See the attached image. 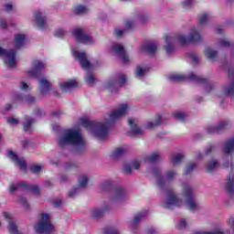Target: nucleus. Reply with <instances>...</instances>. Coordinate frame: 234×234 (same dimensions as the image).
I'll return each mask as SVG.
<instances>
[{
  "instance_id": "nucleus-1",
  "label": "nucleus",
  "mask_w": 234,
  "mask_h": 234,
  "mask_svg": "<svg viewBox=\"0 0 234 234\" xmlns=\"http://www.w3.org/2000/svg\"><path fill=\"white\" fill-rule=\"evenodd\" d=\"M129 111V106L127 104H121L116 109H114L104 121L97 122L94 124L89 119L83 117L80 120V125H82L86 129H90L91 133L95 135L99 140H105L109 136V130L114 122L123 118Z\"/></svg>"
},
{
  "instance_id": "nucleus-2",
  "label": "nucleus",
  "mask_w": 234,
  "mask_h": 234,
  "mask_svg": "<svg viewBox=\"0 0 234 234\" xmlns=\"http://www.w3.org/2000/svg\"><path fill=\"white\" fill-rule=\"evenodd\" d=\"M149 173L155 178V184L160 191H166V197L163 202V207L165 209H175V207H182L184 200L178 197V195L173 190H167V184L173 182L178 175L175 170H168L165 172V176L162 175V170L159 167H153Z\"/></svg>"
},
{
  "instance_id": "nucleus-3",
  "label": "nucleus",
  "mask_w": 234,
  "mask_h": 234,
  "mask_svg": "<svg viewBox=\"0 0 234 234\" xmlns=\"http://www.w3.org/2000/svg\"><path fill=\"white\" fill-rule=\"evenodd\" d=\"M58 144L59 147H69L72 145L76 153H82L87 147V143L81 134V131L68 129L58 137Z\"/></svg>"
},
{
  "instance_id": "nucleus-4",
  "label": "nucleus",
  "mask_w": 234,
  "mask_h": 234,
  "mask_svg": "<svg viewBox=\"0 0 234 234\" xmlns=\"http://www.w3.org/2000/svg\"><path fill=\"white\" fill-rule=\"evenodd\" d=\"M127 200V191L122 186L114 187L108 203H103L101 207L91 209V218H101L104 213H109L114 205L123 204Z\"/></svg>"
},
{
  "instance_id": "nucleus-5",
  "label": "nucleus",
  "mask_w": 234,
  "mask_h": 234,
  "mask_svg": "<svg viewBox=\"0 0 234 234\" xmlns=\"http://www.w3.org/2000/svg\"><path fill=\"white\" fill-rule=\"evenodd\" d=\"M168 80L172 81V83H178L180 81H187V80H190L191 81H194L195 83H203L206 85V90L207 92H211L213 89H215V85L209 83V80L207 79H204L202 76H197V74L191 72L188 74V76L180 75L178 73L172 74L168 77Z\"/></svg>"
},
{
  "instance_id": "nucleus-6",
  "label": "nucleus",
  "mask_w": 234,
  "mask_h": 234,
  "mask_svg": "<svg viewBox=\"0 0 234 234\" xmlns=\"http://www.w3.org/2000/svg\"><path fill=\"white\" fill-rule=\"evenodd\" d=\"M166 45L165 46V50L168 56L175 53V45L178 43L179 45H188L191 43L189 40V35L186 37L184 33H178L174 36L165 37Z\"/></svg>"
},
{
  "instance_id": "nucleus-7",
  "label": "nucleus",
  "mask_w": 234,
  "mask_h": 234,
  "mask_svg": "<svg viewBox=\"0 0 234 234\" xmlns=\"http://www.w3.org/2000/svg\"><path fill=\"white\" fill-rule=\"evenodd\" d=\"M195 186L192 185H189L187 183H184L182 185V197L184 198H186V206L189 211H192V213H197L198 211V203H197V200H195Z\"/></svg>"
},
{
  "instance_id": "nucleus-8",
  "label": "nucleus",
  "mask_w": 234,
  "mask_h": 234,
  "mask_svg": "<svg viewBox=\"0 0 234 234\" xmlns=\"http://www.w3.org/2000/svg\"><path fill=\"white\" fill-rule=\"evenodd\" d=\"M35 231L39 234L54 233V225L50 220V215L40 214L37 223L35 225Z\"/></svg>"
},
{
  "instance_id": "nucleus-9",
  "label": "nucleus",
  "mask_w": 234,
  "mask_h": 234,
  "mask_svg": "<svg viewBox=\"0 0 234 234\" xmlns=\"http://www.w3.org/2000/svg\"><path fill=\"white\" fill-rule=\"evenodd\" d=\"M72 54L75 59L80 63V67L84 69V70H92L94 67L100 65V61L96 60L95 62L90 61L87 53L84 51H78L76 49H72Z\"/></svg>"
},
{
  "instance_id": "nucleus-10",
  "label": "nucleus",
  "mask_w": 234,
  "mask_h": 234,
  "mask_svg": "<svg viewBox=\"0 0 234 234\" xmlns=\"http://www.w3.org/2000/svg\"><path fill=\"white\" fill-rule=\"evenodd\" d=\"M125 81H127V76L121 73L116 77L110 79L105 83V89L110 90V92H116L120 87H122L125 84Z\"/></svg>"
},
{
  "instance_id": "nucleus-11",
  "label": "nucleus",
  "mask_w": 234,
  "mask_h": 234,
  "mask_svg": "<svg viewBox=\"0 0 234 234\" xmlns=\"http://www.w3.org/2000/svg\"><path fill=\"white\" fill-rule=\"evenodd\" d=\"M0 56H3L7 69H15V67L17 65V60H16V50L11 49L6 51L0 47Z\"/></svg>"
},
{
  "instance_id": "nucleus-12",
  "label": "nucleus",
  "mask_w": 234,
  "mask_h": 234,
  "mask_svg": "<svg viewBox=\"0 0 234 234\" xmlns=\"http://www.w3.org/2000/svg\"><path fill=\"white\" fill-rule=\"evenodd\" d=\"M73 36H75L79 43H83L84 45H92L94 43V38L90 35L85 33L81 28H77L73 31Z\"/></svg>"
},
{
  "instance_id": "nucleus-13",
  "label": "nucleus",
  "mask_w": 234,
  "mask_h": 234,
  "mask_svg": "<svg viewBox=\"0 0 234 234\" xmlns=\"http://www.w3.org/2000/svg\"><path fill=\"white\" fill-rule=\"evenodd\" d=\"M112 52H113L115 56H118L119 58H121L123 63H129V61H131L129 55H127V53L125 52V48L122 44H118V43L112 44Z\"/></svg>"
},
{
  "instance_id": "nucleus-14",
  "label": "nucleus",
  "mask_w": 234,
  "mask_h": 234,
  "mask_svg": "<svg viewBox=\"0 0 234 234\" xmlns=\"http://www.w3.org/2000/svg\"><path fill=\"white\" fill-rule=\"evenodd\" d=\"M19 189H30V191H33L36 195H39V186H31L27 182H20L16 184H12L10 186V192L14 193L16 191H19Z\"/></svg>"
},
{
  "instance_id": "nucleus-15",
  "label": "nucleus",
  "mask_w": 234,
  "mask_h": 234,
  "mask_svg": "<svg viewBox=\"0 0 234 234\" xmlns=\"http://www.w3.org/2000/svg\"><path fill=\"white\" fill-rule=\"evenodd\" d=\"M45 69V64L40 60H34L33 61V68L31 70L27 71V76L30 78H39L42 74L41 70Z\"/></svg>"
},
{
  "instance_id": "nucleus-16",
  "label": "nucleus",
  "mask_w": 234,
  "mask_h": 234,
  "mask_svg": "<svg viewBox=\"0 0 234 234\" xmlns=\"http://www.w3.org/2000/svg\"><path fill=\"white\" fill-rule=\"evenodd\" d=\"M228 125H229V122L228 121H222L216 125L208 126L207 128V133L208 134H218L220 133H223V131H226V129H228Z\"/></svg>"
},
{
  "instance_id": "nucleus-17",
  "label": "nucleus",
  "mask_w": 234,
  "mask_h": 234,
  "mask_svg": "<svg viewBox=\"0 0 234 234\" xmlns=\"http://www.w3.org/2000/svg\"><path fill=\"white\" fill-rule=\"evenodd\" d=\"M7 156L10 158V160H13V162L21 169V171H27V162H25V159L19 158L12 150L7 152Z\"/></svg>"
},
{
  "instance_id": "nucleus-18",
  "label": "nucleus",
  "mask_w": 234,
  "mask_h": 234,
  "mask_svg": "<svg viewBox=\"0 0 234 234\" xmlns=\"http://www.w3.org/2000/svg\"><path fill=\"white\" fill-rule=\"evenodd\" d=\"M145 217H147V211L139 212L134 216L133 219L130 223V229L133 233H136V229H138V223L142 222Z\"/></svg>"
},
{
  "instance_id": "nucleus-19",
  "label": "nucleus",
  "mask_w": 234,
  "mask_h": 234,
  "mask_svg": "<svg viewBox=\"0 0 234 234\" xmlns=\"http://www.w3.org/2000/svg\"><path fill=\"white\" fill-rule=\"evenodd\" d=\"M225 187L229 197L234 200V173L228 176Z\"/></svg>"
},
{
  "instance_id": "nucleus-20",
  "label": "nucleus",
  "mask_w": 234,
  "mask_h": 234,
  "mask_svg": "<svg viewBox=\"0 0 234 234\" xmlns=\"http://www.w3.org/2000/svg\"><path fill=\"white\" fill-rule=\"evenodd\" d=\"M157 50H158V47H156V44L154 43H146L140 46L139 48V52L141 54H144V52H147L150 54V56H154Z\"/></svg>"
},
{
  "instance_id": "nucleus-21",
  "label": "nucleus",
  "mask_w": 234,
  "mask_h": 234,
  "mask_svg": "<svg viewBox=\"0 0 234 234\" xmlns=\"http://www.w3.org/2000/svg\"><path fill=\"white\" fill-rule=\"evenodd\" d=\"M190 43H200L202 41V35L198 27H192L188 33Z\"/></svg>"
},
{
  "instance_id": "nucleus-22",
  "label": "nucleus",
  "mask_w": 234,
  "mask_h": 234,
  "mask_svg": "<svg viewBox=\"0 0 234 234\" xmlns=\"http://www.w3.org/2000/svg\"><path fill=\"white\" fill-rule=\"evenodd\" d=\"M45 16H43V13L40 11L35 12V17H34V24L38 28H45Z\"/></svg>"
},
{
  "instance_id": "nucleus-23",
  "label": "nucleus",
  "mask_w": 234,
  "mask_h": 234,
  "mask_svg": "<svg viewBox=\"0 0 234 234\" xmlns=\"http://www.w3.org/2000/svg\"><path fill=\"white\" fill-rule=\"evenodd\" d=\"M128 124L132 129V135L136 136L138 134H144V129L138 127L136 124V119L129 118Z\"/></svg>"
},
{
  "instance_id": "nucleus-24",
  "label": "nucleus",
  "mask_w": 234,
  "mask_h": 234,
  "mask_svg": "<svg viewBox=\"0 0 234 234\" xmlns=\"http://www.w3.org/2000/svg\"><path fill=\"white\" fill-rule=\"evenodd\" d=\"M14 100L15 101H23L24 103L32 104L36 101V97L32 95L16 94Z\"/></svg>"
},
{
  "instance_id": "nucleus-25",
  "label": "nucleus",
  "mask_w": 234,
  "mask_h": 234,
  "mask_svg": "<svg viewBox=\"0 0 234 234\" xmlns=\"http://www.w3.org/2000/svg\"><path fill=\"white\" fill-rule=\"evenodd\" d=\"M226 154H233L234 153V136L228 139L223 146Z\"/></svg>"
},
{
  "instance_id": "nucleus-26",
  "label": "nucleus",
  "mask_w": 234,
  "mask_h": 234,
  "mask_svg": "<svg viewBox=\"0 0 234 234\" xmlns=\"http://www.w3.org/2000/svg\"><path fill=\"white\" fill-rule=\"evenodd\" d=\"M50 91V82L47 79L39 80V92L40 94H48Z\"/></svg>"
},
{
  "instance_id": "nucleus-27",
  "label": "nucleus",
  "mask_w": 234,
  "mask_h": 234,
  "mask_svg": "<svg viewBox=\"0 0 234 234\" xmlns=\"http://www.w3.org/2000/svg\"><path fill=\"white\" fill-rule=\"evenodd\" d=\"M60 87L62 89V92H70L72 89H76V87H78V82H76V80H69L68 82L60 83Z\"/></svg>"
},
{
  "instance_id": "nucleus-28",
  "label": "nucleus",
  "mask_w": 234,
  "mask_h": 234,
  "mask_svg": "<svg viewBox=\"0 0 234 234\" xmlns=\"http://www.w3.org/2000/svg\"><path fill=\"white\" fill-rule=\"evenodd\" d=\"M144 160L150 164H154V162L162 160V154L158 151L153 152L152 154H148Z\"/></svg>"
},
{
  "instance_id": "nucleus-29",
  "label": "nucleus",
  "mask_w": 234,
  "mask_h": 234,
  "mask_svg": "<svg viewBox=\"0 0 234 234\" xmlns=\"http://www.w3.org/2000/svg\"><path fill=\"white\" fill-rule=\"evenodd\" d=\"M161 123H162V116L157 115L154 121L148 122L144 125V127L145 129L153 130V129H156V127H160Z\"/></svg>"
},
{
  "instance_id": "nucleus-30",
  "label": "nucleus",
  "mask_w": 234,
  "mask_h": 234,
  "mask_svg": "<svg viewBox=\"0 0 234 234\" xmlns=\"http://www.w3.org/2000/svg\"><path fill=\"white\" fill-rule=\"evenodd\" d=\"M218 165H219V164L217 159H211L206 165L207 173H214V171H217Z\"/></svg>"
},
{
  "instance_id": "nucleus-31",
  "label": "nucleus",
  "mask_w": 234,
  "mask_h": 234,
  "mask_svg": "<svg viewBox=\"0 0 234 234\" xmlns=\"http://www.w3.org/2000/svg\"><path fill=\"white\" fill-rule=\"evenodd\" d=\"M35 122L36 121L30 117H25L22 122L24 131L26 133H30V131H32V125H34Z\"/></svg>"
},
{
  "instance_id": "nucleus-32",
  "label": "nucleus",
  "mask_w": 234,
  "mask_h": 234,
  "mask_svg": "<svg viewBox=\"0 0 234 234\" xmlns=\"http://www.w3.org/2000/svg\"><path fill=\"white\" fill-rule=\"evenodd\" d=\"M133 169H140V161H134L131 165H125L123 171L126 175L133 174Z\"/></svg>"
},
{
  "instance_id": "nucleus-33",
  "label": "nucleus",
  "mask_w": 234,
  "mask_h": 234,
  "mask_svg": "<svg viewBox=\"0 0 234 234\" xmlns=\"http://www.w3.org/2000/svg\"><path fill=\"white\" fill-rule=\"evenodd\" d=\"M205 56L206 58H207V59H211V61H214V59H217L218 52L211 48H207L205 49Z\"/></svg>"
},
{
  "instance_id": "nucleus-34",
  "label": "nucleus",
  "mask_w": 234,
  "mask_h": 234,
  "mask_svg": "<svg viewBox=\"0 0 234 234\" xmlns=\"http://www.w3.org/2000/svg\"><path fill=\"white\" fill-rule=\"evenodd\" d=\"M149 72V68L145 66H137L135 70L136 78H144Z\"/></svg>"
},
{
  "instance_id": "nucleus-35",
  "label": "nucleus",
  "mask_w": 234,
  "mask_h": 234,
  "mask_svg": "<svg viewBox=\"0 0 234 234\" xmlns=\"http://www.w3.org/2000/svg\"><path fill=\"white\" fill-rule=\"evenodd\" d=\"M218 47H223L224 48H229L231 47V41L229 38L222 37L217 41Z\"/></svg>"
},
{
  "instance_id": "nucleus-36",
  "label": "nucleus",
  "mask_w": 234,
  "mask_h": 234,
  "mask_svg": "<svg viewBox=\"0 0 234 234\" xmlns=\"http://www.w3.org/2000/svg\"><path fill=\"white\" fill-rule=\"evenodd\" d=\"M23 45H25V35H16L15 37V47L20 48Z\"/></svg>"
},
{
  "instance_id": "nucleus-37",
  "label": "nucleus",
  "mask_w": 234,
  "mask_h": 234,
  "mask_svg": "<svg viewBox=\"0 0 234 234\" xmlns=\"http://www.w3.org/2000/svg\"><path fill=\"white\" fill-rule=\"evenodd\" d=\"M209 15H207V13H201L198 16H197V21L199 23V25H207V23H209Z\"/></svg>"
},
{
  "instance_id": "nucleus-38",
  "label": "nucleus",
  "mask_w": 234,
  "mask_h": 234,
  "mask_svg": "<svg viewBox=\"0 0 234 234\" xmlns=\"http://www.w3.org/2000/svg\"><path fill=\"white\" fill-rule=\"evenodd\" d=\"M125 153H127V149H125L123 147H119V148H116L112 152V156L114 158H120L121 156H123V154H125Z\"/></svg>"
},
{
  "instance_id": "nucleus-39",
  "label": "nucleus",
  "mask_w": 234,
  "mask_h": 234,
  "mask_svg": "<svg viewBox=\"0 0 234 234\" xmlns=\"http://www.w3.org/2000/svg\"><path fill=\"white\" fill-rule=\"evenodd\" d=\"M183 160H184V154H177L176 155H173L171 158V162L173 165H178V164H181Z\"/></svg>"
},
{
  "instance_id": "nucleus-40",
  "label": "nucleus",
  "mask_w": 234,
  "mask_h": 234,
  "mask_svg": "<svg viewBox=\"0 0 234 234\" xmlns=\"http://www.w3.org/2000/svg\"><path fill=\"white\" fill-rule=\"evenodd\" d=\"M101 191H109L112 187V181L107 180L100 184L99 186Z\"/></svg>"
},
{
  "instance_id": "nucleus-41",
  "label": "nucleus",
  "mask_w": 234,
  "mask_h": 234,
  "mask_svg": "<svg viewBox=\"0 0 234 234\" xmlns=\"http://www.w3.org/2000/svg\"><path fill=\"white\" fill-rule=\"evenodd\" d=\"M88 183H89V176L82 175L80 179L79 180V187L80 188L87 187Z\"/></svg>"
},
{
  "instance_id": "nucleus-42",
  "label": "nucleus",
  "mask_w": 234,
  "mask_h": 234,
  "mask_svg": "<svg viewBox=\"0 0 234 234\" xmlns=\"http://www.w3.org/2000/svg\"><path fill=\"white\" fill-rule=\"evenodd\" d=\"M174 117L177 120V122H184V120L187 118V113L184 112H174Z\"/></svg>"
},
{
  "instance_id": "nucleus-43",
  "label": "nucleus",
  "mask_w": 234,
  "mask_h": 234,
  "mask_svg": "<svg viewBox=\"0 0 234 234\" xmlns=\"http://www.w3.org/2000/svg\"><path fill=\"white\" fill-rule=\"evenodd\" d=\"M17 202L20 204V206H22V207H24V209L28 210L30 208V205L28 204L27 198L19 197Z\"/></svg>"
},
{
  "instance_id": "nucleus-44",
  "label": "nucleus",
  "mask_w": 234,
  "mask_h": 234,
  "mask_svg": "<svg viewBox=\"0 0 234 234\" xmlns=\"http://www.w3.org/2000/svg\"><path fill=\"white\" fill-rule=\"evenodd\" d=\"M85 81L88 85H94L96 83V77H94L91 73H87L85 76Z\"/></svg>"
},
{
  "instance_id": "nucleus-45",
  "label": "nucleus",
  "mask_w": 234,
  "mask_h": 234,
  "mask_svg": "<svg viewBox=\"0 0 234 234\" xmlns=\"http://www.w3.org/2000/svg\"><path fill=\"white\" fill-rule=\"evenodd\" d=\"M181 5H182L183 8H185V10H187L195 5V0H183Z\"/></svg>"
},
{
  "instance_id": "nucleus-46",
  "label": "nucleus",
  "mask_w": 234,
  "mask_h": 234,
  "mask_svg": "<svg viewBox=\"0 0 234 234\" xmlns=\"http://www.w3.org/2000/svg\"><path fill=\"white\" fill-rule=\"evenodd\" d=\"M188 58H190V60L192 63H194V65H198V63H200V58L198 55H197V53L188 54Z\"/></svg>"
},
{
  "instance_id": "nucleus-47",
  "label": "nucleus",
  "mask_w": 234,
  "mask_h": 234,
  "mask_svg": "<svg viewBox=\"0 0 234 234\" xmlns=\"http://www.w3.org/2000/svg\"><path fill=\"white\" fill-rule=\"evenodd\" d=\"M215 151H217V145L208 144L205 149V154H211V153H215Z\"/></svg>"
},
{
  "instance_id": "nucleus-48",
  "label": "nucleus",
  "mask_w": 234,
  "mask_h": 234,
  "mask_svg": "<svg viewBox=\"0 0 234 234\" xmlns=\"http://www.w3.org/2000/svg\"><path fill=\"white\" fill-rule=\"evenodd\" d=\"M196 167H197V165L195 163L188 164L185 170V175H191V173H193V171H195Z\"/></svg>"
},
{
  "instance_id": "nucleus-49",
  "label": "nucleus",
  "mask_w": 234,
  "mask_h": 234,
  "mask_svg": "<svg viewBox=\"0 0 234 234\" xmlns=\"http://www.w3.org/2000/svg\"><path fill=\"white\" fill-rule=\"evenodd\" d=\"M76 14H87L89 12V9L85 5H78L75 8Z\"/></svg>"
},
{
  "instance_id": "nucleus-50",
  "label": "nucleus",
  "mask_w": 234,
  "mask_h": 234,
  "mask_svg": "<svg viewBox=\"0 0 234 234\" xmlns=\"http://www.w3.org/2000/svg\"><path fill=\"white\" fill-rule=\"evenodd\" d=\"M41 171H43V166L42 165H34L33 166H31V172L34 175H37V174L41 173Z\"/></svg>"
},
{
  "instance_id": "nucleus-51",
  "label": "nucleus",
  "mask_w": 234,
  "mask_h": 234,
  "mask_svg": "<svg viewBox=\"0 0 234 234\" xmlns=\"http://www.w3.org/2000/svg\"><path fill=\"white\" fill-rule=\"evenodd\" d=\"M76 167H78V165L74 162H68L64 165V169L66 171H70V169H74Z\"/></svg>"
},
{
  "instance_id": "nucleus-52",
  "label": "nucleus",
  "mask_w": 234,
  "mask_h": 234,
  "mask_svg": "<svg viewBox=\"0 0 234 234\" xmlns=\"http://www.w3.org/2000/svg\"><path fill=\"white\" fill-rule=\"evenodd\" d=\"M126 32H127V29L116 27L114 31V35L116 36V37H122V36H123V34H125Z\"/></svg>"
},
{
  "instance_id": "nucleus-53",
  "label": "nucleus",
  "mask_w": 234,
  "mask_h": 234,
  "mask_svg": "<svg viewBox=\"0 0 234 234\" xmlns=\"http://www.w3.org/2000/svg\"><path fill=\"white\" fill-rule=\"evenodd\" d=\"M186 228H187V222L186 221V219H181L177 223V229H186Z\"/></svg>"
},
{
  "instance_id": "nucleus-54",
  "label": "nucleus",
  "mask_w": 234,
  "mask_h": 234,
  "mask_svg": "<svg viewBox=\"0 0 234 234\" xmlns=\"http://www.w3.org/2000/svg\"><path fill=\"white\" fill-rule=\"evenodd\" d=\"M67 32L63 28H58L55 31L56 37H63Z\"/></svg>"
},
{
  "instance_id": "nucleus-55",
  "label": "nucleus",
  "mask_w": 234,
  "mask_h": 234,
  "mask_svg": "<svg viewBox=\"0 0 234 234\" xmlns=\"http://www.w3.org/2000/svg\"><path fill=\"white\" fill-rule=\"evenodd\" d=\"M78 193H80V187H74L69 192V197H70L71 198H74V197H76Z\"/></svg>"
},
{
  "instance_id": "nucleus-56",
  "label": "nucleus",
  "mask_w": 234,
  "mask_h": 234,
  "mask_svg": "<svg viewBox=\"0 0 234 234\" xmlns=\"http://www.w3.org/2000/svg\"><path fill=\"white\" fill-rule=\"evenodd\" d=\"M7 123H10V125H17V123H19V120L14 118V117H8Z\"/></svg>"
},
{
  "instance_id": "nucleus-57",
  "label": "nucleus",
  "mask_w": 234,
  "mask_h": 234,
  "mask_svg": "<svg viewBox=\"0 0 234 234\" xmlns=\"http://www.w3.org/2000/svg\"><path fill=\"white\" fill-rule=\"evenodd\" d=\"M21 90H30V85L27 84L26 82L22 81L20 83Z\"/></svg>"
},
{
  "instance_id": "nucleus-58",
  "label": "nucleus",
  "mask_w": 234,
  "mask_h": 234,
  "mask_svg": "<svg viewBox=\"0 0 234 234\" xmlns=\"http://www.w3.org/2000/svg\"><path fill=\"white\" fill-rule=\"evenodd\" d=\"M104 234H120V232H118V230H116L115 229H107L104 231Z\"/></svg>"
},
{
  "instance_id": "nucleus-59",
  "label": "nucleus",
  "mask_w": 234,
  "mask_h": 234,
  "mask_svg": "<svg viewBox=\"0 0 234 234\" xmlns=\"http://www.w3.org/2000/svg\"><path fill=\"white\" fill-rule=\"evenodd\" d=\"M60 182H69V175L61 174L59 176Z\"/></svg>"
},
{
  "instance_id": "nucleus-60",
  "label": "nucleus",
  "mask_w": 234,
  "mask_h": 234,
  "mask_svg": "<svg viewBox=\"0 0 234 234\" xmlns=\"http://www.w3.org/2000/svg\"><path fill=\"white\" fill-rule=\"evenodd\" d=\"M5 6V12H12L14 10V5L12 4H6L4 5Z\"/></svg>"
},
{
  "instance_id": "nucleus-61",
  "label": "nucleus",
  "mask_w": 234,
  "mask_h": 234,
  "mask_svg": "<svg viewBox=\"0 0 234 234\" xmlns=\"http://www.w3.org/2000/svg\"><path fill=\"white\" fill-rule=\"evenodd\" d=\"M140 21H141V23L145 24V23H147V21H149V16H147L145 15H142L140 16Z\"/></svg>"
},
{
  "instance_id": "nucleus-62",
  "label": "nucleus",
  "mask_w": 234,
  "mask_h": 234,
  "mask_svg": "<svg viewBox=\"0 0 234 234\" xmlns=\"http://www.w3.org/2000/svg\"><path fill=\"white\" fill-rule=\"evenodd\" d=\"M125 27L126 28H133V27H134V22L132 20H128L125 22Z\"/></svg>"
},
{
  "instance_id": "nucleus-63",
  "label": "nucleus",
  "mask_w": 234,
  "mask_h": 234,
  "mask_svg": "<svg viewBox=\"0 0 234 234\" xmlns=\"http://www.w3.org/2000/svg\"><path fill=\"white\" fill-rule=\"evenodd\" d=\"M0 27L6 28V20L5 18H0Z\"/></svg>"
},
{
  "instance_id": "nucleus-64",
  "label": "nucleus",
  "mask_w": 234,
  "mask_h": 234,
  "mask_svg": "<svg viewBox=\"0 0 234 234\" xmlns=\"http://www.w3.org/2000/svg\"><path fill=\"white\" fill-rule=\"evenodd\" d=\"M53 204H54L55 207H59V205L62 204V201H61V199H55L53 201Z\"/></svg>"
}]
</instances>
